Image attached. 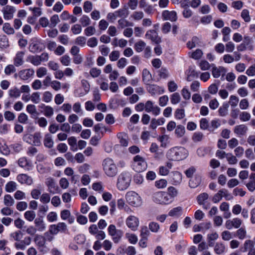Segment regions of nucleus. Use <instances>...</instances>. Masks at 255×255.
I'll list each match as a JSON object with an SVG mask.
<instances>
[{"label": "nucleus", "mask_w": 255, "mask_h": 255, "mask_svg": "<svg viewBox=\"0 0 255 255\" xmlns=\"http://www.w3.org/2000/svg\"><path fill=\"white\" fill-rule=\"evenodd\" d=\"M225 246L221 243H217L214 247V251L217 254H221L225 252Z\"/></svg>", "instance_id": "nucleus-34"}, {"label": "nucleus", "mask_w": 255, "mask_h": 255, "mask_svg": "<svg viewBox=\"0 0 255 255\" xmlns=\"http://www.w3.org/2000/svg\"><path fill=\"white\" fill-rule=\"evenodd\" d=\"M162 17L164 20H170L175 22L177 19V13L175 11L164 10L162 12Z\"/></svg>", "instance_id": "nucleus-13"}, {"label": "nucleus", "mask_w": 255, "mask_h": 255, "mask_svg": "<svg viewBox=\"0 0 255 255\" xmlns=\"http://www.w3.org/2000/svg\"><path fill=\"white\" fill-rule=\"evenodd\" d=\"M158 75L160 78L166 79L169 77V73L167 69L162 67L158 71Z\"/></svg>", "instance_id": "nucleus-56"}, {"label": "nucleus", "mask_w": 255, "mask_h": 255, "mask_svg": "<svg viewBox=\"0 0 255 255\" xmlns=\"http://www.w3.org/2000/svg\"><path fill=\"white\" fill-rule=\"evenodd\" d=\"M123 236V232L121 230H118V231L115 233L112 237V240L115 243H118L121 240Z\"/></svg>", "instance_id": "nucleus-55"}, {"label": "nucleus", "mask_w": 255, "mask_h": 255, "mask_svg": "<svg viewBox=\"0 0 255 255\" xmlns=\"http://www.w3.org/2000/svg\"><path fill=\"white\" fill-rule=\"evenodd\" d=\"M145 37L156 44H159L161 42V38L158 36L157 32L155 30H148L145 34Z\"/></svg>", "instance_id": "nucleus-12"}, {"label": "nucleus", "mask_w": 255, "mask_h": 255, "mask_svg": "<svg viewBox=\"0 0 255 255\" xmlns=\"http://www.w3.org/2000/svg\"><path fill=\"white\" fill-rule=\"evenodd\" d=\"M188 156V151L184 147L181 146H175L169 150L166 153V157L170 160L179 161L186 158Z\"/></svg>", "instance_id": "nucleus-1"}, {"label": "nucleus", "mask_w": 255, "mask_h": 255, "mask_svg": "<svg viewBox=\"0 0 255 255\" xmlns=\"http://www.w3.org/2000/svg\"><path fill=\"white\" fill-rule=\"evenodd\" d=\"M34 74V70L33 69H26L19 71L18 73V76L22 80H27Z\"/></svg>", "instance_id": "nucleus-14"}, {"label": "nucleus", "mask_w": 255, "mask_h": 255, "mask_svg": "<svg viewBox=\"0 0 255 255\" xmlns=\"http://www.w3.org/2000/svg\"><path fill=\"white\" fill-rule=\"evenodd\" d=\"M229 105L227 103H224L219 109V115L222 117H224L227 115L228 111Z\"/></svg>", "instance_id": "nucleus-42"}, {"label": "nucleus", "mask_w": 255, "mask_h": 255, "mask_svg": "<svg viewBox=\"0 0 255 255\" xmlns=\"http://www.w3.org/2000/svg\"><path fill=\"white\" fill-rule=\"evenodd\" d=\"M3 30L7 34H13L14 33V29L8 23H5L3 25Z\"/></svg>", "instance_id": "nucleus-45"}, {"label": "nucleus", "mask_w": 255, "mask_h": 255, "mask_svg": "<svg viewBox=\"0 0 255 255\" xmlns=\"http://www.w3.org/2000/svg\"><path fill=\"white\" fill-rule=\"evenodd\" d=\"M144 16V13L141 11H135L131 15V17L134 20H139L141 19Z\"/></svg>", "instance_id": "nucleus-46"}, {"label": "nucleus", "mask_w": 255, "mask_h": 255, "mask_svg": "<svg viewBox=\"0 0 255 255\" xmlns=\"http://www.w3.org/2000/svg\"><path fill=\"white\" fill-rule=\"evenodd\" d=\"M83 9L85 12L89 13L93 9V4L91 1L87 0L84 2Z\"/></svg>", "instance_id": "nucleus-50"}, {"label": "nucleus", "mask_w": 255, "mask_h": 255, "mask_svg": "<svg viewBox=\"0 0 255 255\" xmlns=\"http://www.w3.org/2000/svg\"><path fill=\"white\" fill-rule=\"evenodd\" d=\"M16 178L21 184H26L30 185L33 183L32 178L25 174H19Z\"/></svg>", "instance_id": "nucleus-18"}, {"label": "nucleus", "mask_w": 255, "mask_h": 255, "mask_svg": "<svg viewBox=\"0 0 255 255\" xmlns=\"http://www.w3.org/2000/svg\"><path fill=\"white\" fill-rule=\"evenodd\" d=\"M145 111L147 113L152 112L153 115L156 116L160 114V109L157 106H154L151 101H147L145 104Z\"/></svg>", "instance_id": "nucleus-9"}, {"label": "nucleus", "mask_w": 255, "mask_h": 255, "mask_svg": "<svg viewBox=\"0 0 255 255\" xmlns=\"http://www.w3.org/2000/svg\"><path fill=\"white\" fill-rule=\"evenodd\" d=\"M60 61L61 63L65 66H69L71 63V58L68 55H65L62 56L60 59Z\"/></svg>", "instance_id": "nucleus-49"}, {"label": "nucleus", "mask_w": 255, "mask_h": 255, "mask_svg": "<svg viewBox=\"0 0 255 255\" xmlns=\"http://www.w3.org/2000/svg\"><path fill=\"white\" fill-rule=\"evenodd\" d=\"M226 158L230 164H235L238 162L236 156L233 155L232 153H227Z\"/></svg>", "instance_id": "nucleus-63"}, {"label": "nucleus", "mask_w": 255, "mask_h": 255, "mask_svg": "<svg viewBox=\"0 0 255 255\" xmlns=\"http://www.w3.org/2000/svg\"><path fill=\"white\" fill-rule=\"evenodd\" d=\"M132 166L133 169L136 172H140L146 168L147 164L142 157L139 155H136L133 158Z\"/></svg>", "instance_id": "nucleus-7"}, {"label": "nucleus", "mask_w": 255, "mask_h": 255, "mask_svg": "<svg viewBox=\"0 0 255 255\" xmlns=\"http://www.w3.org/2000/svg\"><path fill=\"white\" fill-rule=\"evenodd\" d=\"M72 32L75 35L81 33L82 31V26L79 24H74L71 28Z\"/></svg>", "instance_id": "nucleus-54"}, {"label": "nucleus", "mask_w": 255, "mask_h": 255, "mask_svg": "<svg viewBox=\"0 0 255 255\" xmlns=\"http://www.w3.org/2000/svg\"><path fill=\"white\" fill-rule=\"evenodd\" d=\"M43 101L45 103H49L52 99V94L49 91H46L43 94Z\"/></svg>", "instance_id": "nucleus-62"}, {"label": "nucleus", "mask_w": 255, "mask_h": 255, "mask_svg": "<svg viewBox=\"0 0 255 255\" xmlns=\"http://www.w3.org/2000/svg\"><path fill=\"white\" fill-rule=\"evenodd\" d=\"M248 130V127L245 125H240L235 127L234 131L239 136L245 135Z\"/></svg>", "instance_id": "nucleus-19"}, {"label": "nucleus", "mask_w": 255, "mask_h": 255, "mask_svg": "<svg viewBox=\"0 0 255 255\" xmlns=\"http://www.w3.org/2000/svg\"><path fill=\"white\" fill-rule=\"evenodd\" d=\"M147 85L148 86L147 87V90L152 95L155 94H161L164 92L163 89L156 85L149 84V83Z\"/></svg>", "instance_id": "nucleus-17"}, {"label": "nucleus", "mask_w": 255, "mask_h": 255, "mask_svg": "<svg viewBox=\"0 0 255 255\" xmlns=\"http://www.w3.org/2000/svg\"><path fill=\"white\" fill-rule=\"evenodd\" d=\"M127 202L130 206L135 207H140L142 205L141 197L135 192L130 191L125 196Z\"/></svg>", "instance_id": "nucleus-5"}, {"label": "nucleus", "mask_w": 255, "mask_h": 255, "mask_svg": "<svg viewBox=\"0 0 255 255\" xmlns=\"http://www.w3.org/2000/svg\"><path fill=\"white\" fill-rule=\"evenodd\" d=\"M165 120L163 118L159 119H152L151 121L150 127L152 129H155L157 126L162 125L164 124Z\"/></svg>", "instance_id": "nucleus-23"}, {"label": "nucleus", "mask_w": 255, "mask_h": 255, "mask_svg": "<svg viewBox=\"0 0 255 255\" xmlns=\"http://www.w3.org/2000/svg\"><path fill=\"white\" fill-rule=\"evenodd\" d=\"M44 145L47 148H50L53 146L54 141L52 139V137L49 133H47L45 135L44 140Z\"/></svg>", "instance_id": "nucleus-22"}, {"label": "nucleus", "mask_w": 255, "mask_h": 255, "mask_svg": "<svg viewBox=\"0 0 255 255\" xmlns=\"http://www.w3.org/2000/svg\"><path fill=\"white\" fill-rule=\"evenodd\" d=\"M146 43L142 41L139 40L134 44V49L137 52H141L145 47Z\"/></svg>", "instance_id": "nucleus-37"}, {"label": "nucleus", "mask_w": 255, "mask_h": 255, "mask_svg": "<svg viewBox=\"0 0 255 255\" xmlns=\"http://www.w3.org/2000/svg\"><path fill=\"white\" fill-rule=\"evenodd\" d=\"M221 237L223 240L228 241L233 238V234L228 231H224L222 233Z\"/></svg>", "instance_id": "nucleus-51"}, {"label": "nucleus", "mask_w": 255, "mask_h": 255, "mask_svg": "<svg viewBox=\"0 0 255 255\" xmlns=\"http://www.w3.org/2000/svg\"><path fill=\"white\" fill-rule=\"evenodd\" d=\"M142 81L146 84H148L151 80V75L149 71L144 69L142 71Z\"/></svg>", "instance_id": "nucleus-24"}, {"label": "nucleus", "mask_w": 255, "mask_h": 255, "mask_svg": "<svg viewBox=\"0 0 255 255\" xmlns=\"http://www.w3.org/2000/svg\"><path fill=\"white\" fill-rule=\"evenodd\" d=\"M79 21L83 27H86L90 24L91 20L90 17L87 15H83L80 18Z\"/></svg>", "instance_id": "nucleus-36"}, {"label": "nucleus", "mask_w": 255, "mask_h": 255, "mask_svg": "<svg viewBox=\"0 0 255 255\" xmlns=\"http://www.w3.org/2000/svg\"><path fill=\"white\" fill-rule=\"evenodd\" d=\"M150 234V232L148 231L146 226H143L141 228L140 236L141 238L147 239L148 236Z\"/></svg>", "instance_id": "nucleus-60"}, {"label": "nucleus", "mask_w": 255, "mask_h": 255, "mask_svg": "<svg viewBox=\"0 0 255 255\" xmlns=\"http://www.w3.org/2000/svg\"><path fill=\"white\" fill-rule=\"evenodd\" d=\"M118 10L119 17L122 18H126L129 14V10L126 6L119 9Z\"/></svg>", "instance_id": "nucleus-35"}, {"label": "nucleus", "mask_w": 255, "mask_h": 255, "mask_svg": "<svg viewBox=\"0 0 255 255\" xmlns=\"http://www.w3.org/2000/svg\"><path fill=\"white\" fill-rule=\"evenodd\" d=\"M41 135L40 132H36L33 134H26L23 137L24 141L31 145L39 146L41 144Z\"/></svg>", "instance_id": "nucleus-6"}, {"label": "nucleus", "mask_w": 255, "mask_h": 255, "mask_svg": "<svg viewBox=\"0 0 255 255\" xmlns=\"http://www.w3.org/2000/svg\"><path fill=\"white\" fill-rule=\"evenodd\" d=\"M30 100L34 104H38L41 101L39 92H34L30 95Z\"/></svg>", "instance_id": "nucleus-44"}, {"label": "nucleus", "mask_w": 255, "mask_h": 255, "mask_svg": "<svg viewBox=\"0 0 255 255\" xmlns=\"http://www.w3.org/2000/svg\"><path fill=\"white\" fill-rule=\"evenodd\" d=\"M225 69L222 67H214L212 69V75L214 78H218L222 73L225 74Z\"/></svg>", "instance_id": "nucleus-25"}, {"label": "nucleus", "mask_w": 255, "mask_h": 255, "mask_svg": "<svg viewBox=\"0 0 255 255\" xmlns=\"http://www.w3.org/2000/svg\"><path fill=\"white\" fill-rule=\"evenodd\" d=\"M44 110H42V112L44 115L46 117H51L54 114V110L52 107L47 106V107L45 108Z\"/></svg>", "instance_id": "nucleus-47"}, {"label": "nucleus", "mask_w": 255, "mask_h": 255, "mask_svg": "<svg viewBox=\"0 0 255 255\" xmlns=\"http://www.w3.org/2000/svg\"><path fill=\"white\" fill-rule=\"evenodd\" d=\"M125 237L132 244H135L138 241L137 237L134 234L127 233L125 234Z\"/></svg>", "instance_id": "nucleus-27"}, {"label": "nucleus", "mask_w": 255, "mask_h": 255, "mask_svg": "<svg viewBox=\"0 0 255 255\" xmlns=\"http://www.w3.org/2000/svg\"><path fill=\"white\" fill-rule=\"evenodd\" d=\"M182 174L178 171L172 172L170 175V180L175 185H179L182 181Z\"/></svg>", "instance_id": "nucleus-15"}, {"label": "nucleus", "mask_w": 255, "mask_h": 255, "mask_svg": "<svg viewBox=\"0 0 255 255\" xmlns=\"http://www.w3.org/2000/svg\"><path fill=\"white\" fill-rule=\"evenodd\" d=\"M182 208L181 207H177L171 210L168 215L171 217H178L180 215Z\"/></svg>", "instance_id": "nucleus-33"}, {"label": "nucleus", "mask_w": 255, "mask_h": 255, "mask_svg": "<svg viewBox=\"0 0 255 255\" xmlns=\"http://www.w3.org/2000/svg\"><path fill=\"white\" fill-rule=\"evenodd\" d=\"M185 133V127L181 125H178L175 130V134L176 136L180 138L183 136Z\"/></svg>", "instance_id": "nucleus-26"}, {"label": "nucleus", "mask_w": 255, "mask_h": 255, "mask_svg": "<svg viewBox=\"0 0 255 255\" xmlns=\"http://www.w3.org/2000/svg\"><path fill=\"white\" fill-rule=\"evenodd\" d=\"M131 176L129 172H123L118 176L117 187L120 191H124L129 186Z\"/></svg>", "instance_id": "nucleus-3"}, {"label": "nucleus", "mask_w": 255, "mask_h": 255, "mask_svg": "<svg viewBox=\"0 0 255 255\" xmlns=\"http://www.w3.org/2000/svg\"><path fill=\"white\" fill-rule=\"evenodd\" d=\"M34 241L39 247H43L45 244V239L41 235L36 236L34 238Z\"/></svg>", "instance_id": "nucleus-43"}, {"label": "nucleus", "mask_w": 255, "mask_h": 255, "mask_svg": "<svg viewBox=\"0 0 255 255\" xmlns=\"http://www.w3.org/2000/svg\"><path fill=\"white\" fill-rule=\"evenodd\" d=\"M126 225L133 231L137 230L139 225V219L133 215H130L126 220Z\"/></svg>", "instance_id": "nucleus-8"}, {"label": "nucleus", "mask_w": 255, "mask_h": 255, "mask_svg": "<svg viewBox=\"0 0 255 255\" xmlns=\"http://www.w3.org/2000/svg\"><path fill=\"white\" fill-rule=\"evenodd\" d=\"M4 204L6 206H11L14 203V200L12 197L9 194L5 195L4 196Z\"/></svg>", "instance_id": "nucleus-40"}, {"label": "nucleus", "mask_w": 255, "mask_h": 255, "mask_svg": "<svg viewBox=\"0 0 255 255\" xmlns=\"http://www.w3.org/2000/svg\"><path fill=\"white\" fill-rule=\"evenodd\" d=\"M26 111L32 116H37L38 113L34 105L29 104L26 106Z\"/></svg>", "instance_id": "nucleus-32"}, {"label": "nucleus", "mask_w": 255, "mask_h": 255, "mask_svg": "<svg viewBox=\"0 0 255 255\" xmlns=\"http://www.w3.org/2000/svg\"><path fill=\"white\" fill-rule=\"evenodd\" d=\"M160 228L159 225L154 222H152L149 224V230L154 233H157Z\"/></svg>", "instance_id": "nucleus-64"}, {"label": "nucleus", "mask_w": 255, "mask_h": 255, "mask_svg": "<svg viewBox=\"0 0 255 255\" xmlns=\"http://www.w3.org/2000/svg\"><path fill=\"white\" fill-rule=\"evenodd\" d=\"M45 184L48 187V191L52 194H55L56 193L58 189L55 180L51 177H48L46 179Z\"/></svg>", "instance_id": "nucleus-10"}, {"label": "nucleus", "mask_w": 255, "mask_h": 255, "mask_svg": "<svg viewBox=\"0 0 255 255\" xmlns=\"http://www.w3.org/2000/svg\"><path fill=\"white\" fill-rule=\"evenodd\" d=\"M24 218L28 221H32L36 217L35 213L33 211H27L24 214Z\"/></svg>", "instance_id": "nucleus-41"}, {"label": "nucleus", "mask_w": 255, "mask_h": 255, "mask_svg": "<svg viewBox=\"0 0 255 255\" xmlns=\"http://www.w3.org/2000/svg\"><path fill=\"white\" fill-rule=\"evenodd\" d=\"M118 22L119 26L122 28H123L128 26L132 25V23L129 22L125 18H121L119 19Z\"/></svg>", "instance_id": "nucleus-48"}, {"label": "nucleus", "mask_w": 255, "mask_h": 255, "mask_svg": "<svg viewBox=\"0 0 255 255\" xmlns=\"http://www.w3.org/2000/svg\"><path fill=\"white\" fill-rule=\"evenodd\" d=\"M209 198V195L207 193H203L199 194L197 197V200L198 204L200 205H204L205 201Z\"/></svg>", "instance_id": "nucleus-30"}, {"label": "nucleus", "mask_w": 255, "mask_h": 255, "mask_svg": "<svg viewBox=\"0 0 255 255\" xmlns=\"http://www.w3.org/2000/svg\"><path fill=\"white\" fill-rule=\"evenodd\" d=\"M102 165L105 174L109 177H115L118 173V168L114 160L106 157L102 161Z\"/></svg>", "instance_id": "nucleus-2"}, {"label": "nucleus", "mask_w": 255, "mask_h": 255, "mask_svg": "<svg viewBox=\"0 0 255 255\" xmlns=\"http://www.w3.org/2000/svg\"><path fill=\"white\" fill-rule=\"evenodd\" d=\"M27 60L34 66H38L41 64L39 55H31L27 57Z\"/></svg>", "instance_id": "nucleus-29"}, {"label": "nucleus", "mask_w": 255, "mask_h": 255, "mask_svg": "<svg viewBox=\"0 0 255 255\" xmlns=\"http://www.w3.org/2000/svg\"><path fill=\"white\" fill-rule=\"evenodd\" d=\"M56 226L58 233H65L67 230V227L65 223L59 222Z\"/></svg>", "instance_id": "nucleus-58"}, {"label": "nucleus", "mask_w": 255, "mask_h": 255, "mask_svg": "<svg viewBox=\"0 0 255 255\" xmlns=\"http://www.w3.org/2000/svg\"><path fill=\"white\" fill-rule=\"evenodd\" d=\"M202 177L200 175L196 174L194 177L190 179L189 181V186L192 188L198 187L201 183Z\"/></svg>", "instance_id": "nucleus-20"}, {"label": "nucleus", "mask_w": 255, "mask_h": 255, "mask_svg": "<svg viewBox=\"0 0 255 255\" xmlns=\"http://www.w3.org/2000/svg\"><path fill=\"white\" fill-rule=\"evenodd\" d=\"M96 32V29L93 26H89L86 27L84 30V33L87 36L93 35Z\"/></svg>", "instance_id": "nucleus-57"}, {"label": "nucleus", "mask_w": 255, "mask_h": 255, "mask_svg": "<svg viewBox=\"0 0 255 255\" xmlns=\"http://www.w3.org/2000/svg\"><path fill=\"white\" fill-rule=\"evenodd\" d=\"M17 188V184L14 181H9L5 185V191L7 192H12Z\"/></svg>", "instance_id": "nucleus-28"}, {"label": "nucleus", "mask_w": 255, "mask_h": 255, "mask_svg": "<svg viewBox=\"0 0 255 255\" xmlns=\"http://www.w3.org/2000/svg\"><path fill=\"white\" fill-rule=\"evenodd\" d=\"M47 70L45 67H41L36 70V75L39 78H41L47 74Z\"/></svg>", "instance_id": "nucleus-61"}, {"label": "nucleus", "mask_w": 255, "mask_h": 255, "mask_svg": "<svg viewBox=\"0 0 255 255\" xmlns=\"http://www.w3.org/2000/svg\"><path fill=\"white\" fill-rule=\"evenodd\" d=\"M152 198L154 202L160 205H168L172 202L171 196L163 191H158L153 193Z\"/></svg>", "instance_id": "nucleus-4"}, {"label": "nucleus", "mask_w": 255, "mask_h": 255, "mask_svg": "<svg viewBox=\"0 0 255 255\" xmlns=\"http://www.w3.org/2000/svg\"><path fill=\"white\" fill-rule=\"evenodd\" d=\"M241 16L245 22H249L251 21L249 11L248 9H243L241 12Z\"/></svg>", "instance_id": "nucleus-53"}, {"label": "nucleus", "mask_w": 255, "mask_h": 255, "mask_svg": "<svg viewBox=\"0 0 255 255\" xmlns=\"http://www.w3.org/2000/svg\"><path fill=\"white\" fill-rule=\"evenodd\" d=\"M81 84H82V87L84 88V93H83L82 94L79 95L78 96L79 97L83 96V95L87 94L90 91V86L89 82L87 80H84V79H83L82 80H81Z\"/></svg>", "instance_id": "nucleus-39"}, {"label": "nucleus", "mask_w": 255, "mask_h": 255, "mask_svg": "<svg viewBox=\"0 0 255 255\" xmlns=\"http://www.w3.org/2000/svg\"><path fill=\"white\" fill-rule=\"evenodd\" d=\"M181 100V97L178 93H174L170 96V101L171 104L176 105L179 103Z\"/></svg>", "instance_id": "nucleus-38"}, {"label": "nucleus", "mask_w": 255, "mask_h": 255, "mask_svg": "<svg viewBox=\"0 0 255 255\" xmlns=\"http://www.w3.org/2000/svg\"><path fill=\"white\" fill-rule=\"evenodd\" d=\"M167 182L165 179H161L155 182V186L159 189L164 188L167 186Z\"/></svg>", "instance_id": "nucleus-52"}, {"label": "nucleus", "mask_w": 255, "mask_h": 255, "mask_svg": "<svg viewBox=\"0 0 255 255\" xmlns=\"http://www.w3.org/2000/svg\"><path fill=\"white\" fill-rule=\"evenodd\" d=\"M34 224L37 230L40 232L44 231L46 229L45 225L42 218H37L34 220Z\"/></svg>", "instance_id": "nucleus-21"}, {"label": "nucleus", "mask_w": 255, "mask_h": 255, "mask_svg": "<svg viewBox=\"0 0 255 255\" xmlns=\"http://www.w3.org/2000/svg\"><path fill=\"white\" fill-rule=\"evenodd\" d=\"M20 91L17 87H14L8 91L9 96L13 98H18L20 95Z\"/></svg>", "instance_id": "nucleus-31"}, {"label": "nucleus", "mask_w": 255, "mask_h": 255, "mask_svg": "<svg viewBox=\"0 0 255 255\" xmlns=\"http://www.w3.org/2000/svg\"><path fill=\"white\" fill-rule=\"evenodd\" d=\"M25 53L22 51L17 52L13 58V64L16 67L22 65L24 63V56Z\"/></svg>", "instance_id": "nucleus-16"}, {"label": "nucleus", "mask_w": 255, "mask_h": 255, "mask_svg": "<svg viewBox=\"0 0 255 255\" xmlns=\"http://www.w3.org/2000/svg\"><path fill=\"white\" fill-rule=\"evenodd\" d=\"M203 53L201 49H196L195 51L191 53V57L194 59H199L202 57Z\"/></svg>", "instance_id": "nucleus-59"}, {"label": "nucleus", "mask_w": 255, "mask_h": 255, "mask_svg": "<svg viewBox=\"0 0 255 255\" xmlns=\"http://www.w3.org/2000/svg\"><path fill=\"white\" fill-rule=\"evenodd\" d=\"M15 11L16 10L13 6L8 5H6L2 9L4 18L6 20L11 19L13 18Z\"/></svg>", "instance_id": "nucleus-11"}]
</instances>
